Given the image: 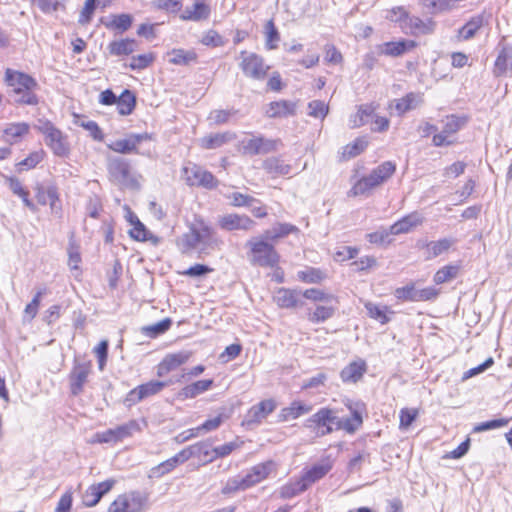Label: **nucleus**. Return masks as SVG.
I'll use <instances>...</instances> for the list:
<instances>
[{
    "mask_svg": "<svg viewBox=\"0 0 512 512\" xmlns=\"http://www.w3.org/2000/svg\"><path fill=\"white\" fill-rule=\"evenodd\" d=\"M378 106L374 103L362 104L355 114L350 117L352 128H359L367 124L375 117Z\"/></svg>",
    "mask_w": 512,
    "mask_h": 512,
    "instance_id": "obj_42",
    "label": "nucleus"
},
{
    "mask_svg": "<svg viewBox=\"0 0 512 512\" xmlns=\"http://www.w3.org/2000/svg\"><path fill=\"white\" fill-rule=\"evenodd\" d=\"M92 372L91 361L74 362L68 375L69 389L73 396L83 393L85 385L88 383Z\"/></svg>",
    "mask_w": 512,
    "mask_h": 512,
    "instance_id": "obj_13",
    "label": "nucleus"
},
{
    "mask_svg": "<svg viewBox=\"0 0 512 512\" xmlns=\"http://www.w3.org/2000/svg\"><path fill=\"white\" fill-rule=\"evenodd\" d=\"M369 146V141L366 136H359L352 142L344 145L338 153L340 162H345L353 159L366 151Z\"/></svg>",
    "mask_w": 512,
    "mask_h": 512,
    "instance_id": "obj_30",
    "label": "nucleus"
},
{
    "mask_svg": "<svg viewBox=\"0 0 512 512\" xmlns=\"http://www.w3.org/2000/svg\"><path fill=\"white\" fill-rule=\"evenodd\" d=\"M306 490L307 489L302 484L301 479L298 478L295 482H288L282 485L279 489V497L281 499H291Z\"/></svg>",
    "mask_w": 512,
    "mask_h": 512,
    "instance_id": "obj_62",
    "label": "nucleus"
},
{
    "mask_svg": "<svg viewBox=\"0 0 512 512\" xmlns=\"http://www.w3.org/2000/svg\"><path fill=\"white\" fill-rule=\"evenodd\" d=\"M453 245L450 238H441L433 241H426L421 244L426 260L434 259L444 253H447Z\"/></svg>",
    "mask_w": 512,
    "mask_h": 512,
    "instance_id": "obj_33",
    "label": "nucleus"
},
{
    "mask_svg": "<svg viewBox=\"0 0 512 512\" xmlns=\"http://www.w3.org/2000/svg\"><path fill=\"white\" fill-rule=\"evenodd\" d=\"M166 386L165 382L152 380L133 388L126 395V402L137 404L143 399L156 395Z\"/></svg>",
    "mask_w": 512,
    "mask_h": 512,
    "instance_id": "obj_22",
    "label": "nucleus"
},
{
    "mask_svg": "<svg viewBox=\"0 0 512 512\" xmlns=\"http://www.w3.org/2000/svg\"><path fill=\"white\" fill-rule=\"evenodd\" d=\"M192 357L191 351L166 354L157 365V376L163 377L185 365Z\"/></svg>",
    "mask_w": 512,
    "mask_h": 512,
    "instance_id": "obj_19",
    "label": "nucleus"
},
{
    "mask_svg": "<svg viewBox=\"0 0 512 512\" xmlns=\"http://www.w3.org/2000/svg\"><path fill=\"white\" fill-rule=\"evenodd\" d=\"M249 257L252 265L274 268L280 264L281 256L267 237H256L248 241Z\"/></svg>",
    "mask_w": 512,
    "mask_h": 512,
    "instance_id": "obj_4",
    "label": "nucleus"
},
{
    "mask_svg": "<svg viewBox=\"0 0 512 512\" xmlns=\"http://www.w3.org/2000/svg\"><path fill=\"white\" fill-rule=\"evenodd\" d=\"M45 293V289L38 290L32 300L25 306L23 311V317L25 320L30 322L37 316L41 305V299Z\"/></svg>",
    "mask_w": 512,
    "mask_h": 512,
    "instance_id": "obj_63",
    "label": "nucleus"
},
{
    "mask_svg": "<svg viewBox=\"0 0 512 512\" xmlns=\"http://www.w3.org/2000/svg\"><path fill=\"white\" fill-rule=\"evenodd\" d=\"M333 466L334 461L330 456H326L320 462L304 468L299 478L305 488L308 489L323 479L333 469Z\"/></svg>",
    "mask_w": 512,
    "mask_h": 512,
    "instance_id": "obj_14",
    "label": "nucleus"
},
{
    "mask_svg": "<svg viewBox=\"0 0 512 512\" xmlns=\"http://www.w3.org/2000/svg\"><path fill=\"white\" fill-rule=\"evenodd\" d=\"M296 112V103L289 100H278L270 102L265 110L269 118H283L294 115Z\"/></svg>",
    "mask_w": 512,
    "mask_h": 512,
    "instance_id": "obj_36",
    "label": "nucleus"
},
{
    "mask_svg": "<svg viewBox=\"0 0 512 512\" xmlns=\"http://www.w3.org/2000/svg\"><path fill=\"white\" fill-rule=\"evenodd\" d=\"M238 66L245 77L256 81L264 80L270 70V65L261 55L247 50L240 52Z\"/></svg>",
    "mask_w": 512,
    "mask_h": 512,
    "instance_id": "obj_7",
    "label": "nucleus"
},
{
    "mask_svg": "<svg viewBox=\"0 0 512 512\" xmlns=\"http://www.w3.org/2000/svg\"><path fill=\"white\" fill-rule=\"evenodd\" d=\"M147 496L140 491H128L117 495L109 504L107 512H143Z\"/></svg>",
    "mask_w": 512,
    "mask_h": 512,
    "instance_id": "obj_9",
    "label": "nucleus"
},
{
    "mask_svg": "<svg viewBox=\"0 0 512 512\" xmlns=\"http://www.w3.org/2000/svg\"><path fill=\"white\" fill-rule=\"evenodd\" d=\"M126 220L132 226L128 231L129 237L137 242H150L157 245L160 241L159 237L151 233L146 226L140 221L138 216L128 208Z\"/></svg>",
    "mask_w": 512,
    "mask_h": 512,
    "instance_id": "obj_18",
    "label": "nucleus"
},
{
    "mask_svg": "<svg viewBox=\"0 0 512 512\" xmlns=\"http://www.w3.org/2000/svg\"><path fill=\"white\" fill-rule=\"evenodd\" d=\"M116 483V479L109 478L89 485L82 495L83 506L87 508L95 507L105 495L113 490Z\"/></svg>",
    "mask_w": 512,
    "mask_h": 512,
    "instance_id": "obj_15",
    "label": "nucleus"
},
{
    "mask_svg": "<svg viewBox=\"0 0 512 512\" xmlns=\"http://www.w3.org/2000/svg\"><path fill=\"white\" fill-rule=\"evenodd\" d=\"M395 298L400 302H417V289L414 282H409L394 291Z\"/></svg>",
    "mask_w": 512,
    "mask_h": 512,
    "instance_id": "obj_64",
    "label": "nucleus"
},
{
    "mask_svg": "<svg viewBox=\"0 0 512 512\" xmlns=\"http://www.w3.org/2000/svg\"><path fill=\"white\" fill-rule=\"evenodd\" d=\"M199 43L208 48H218L224 46L226 40L217 30L208 29L203 32Z\"/></svg>",
    "mask_w": 512,
    "mask_h": 512,
    "instance_id": "obj_60",
    "label": "nucleus"
},
{
    "mask_svg": "<svg viewBox=\"0 0 512 512\" xmlns=\"http://www.w3.org/2000/svg\"><path fill=\"white\" fill-rule=\"evenodd\" d=\"M34 190L37 204L41 206L49 205L51 211L62 209L60 194L56 185L44 186L37 184Z\"/></svg>",
    "mask_w": 512,
    "mask_h": 512,
    "instance_id": "obj_21",
    "label": "nucleus"
},
{
    "mask_svg": "<svg viewBox=\"0 0 512 512\" xmlns=\"http://www.w3.org/2000/svg\"><path fill=\"white\" fill-rule=\"evenodd\" d=\"M312 410V406L301 400L292 401L289 406L284 407L280 410L278 418L280 422H288L296 420Z\"/></svg>",
    "mask_w": 512,
    "mask_h": 512,
    "instance_id": "obj_29",
    "label": "nucleus"
},
{
    "mask_svg": "<svg viewBox=\"0 0 512 512\" xmlns=\"http://www.w3.org/2000/svg\"><path fill=\"white\" fill-rule=\"evenodd\" d=\"M263 167L266 172L273 177L287 175L291 170V166L285 163V161L279 157H271L266 159L263 162Z\"/></svg>",
    "mask_w": 512,
    "mask_h": 512,
    "instance_id": "obj_54",
    "label": "nucleus"
},
{
    "mask_svg": "<svg viewBox=\"0 0 512 512\" xmlns=\"http://www.w3.org/2000/svg\"><path fill=\"white\" fill-rule=\"evenodd\" d=\"M273 302L281 309H295L299 306V293L290 288L281 287L276 290Z\"/></svg>",
    "mask_w": 512,
    "mask_h": 512,
    "instance_id": "obj_34",
    "label": "nucleus"
},
{
    "mask_svg": "<svg viewBox=\"0 0 512 512\" xmlns=\"http://www.w3.org/2000/svg\"><path fill=\"white\" fill-rule=\"evenodd\" d=\"M37 130L44 136L47 147L55 156L68 157L70 154V144L67 135L62 130L49 120L42 121Z\"/></svg>",
    "mask_w": 512,
    "mask_h": 512,
    "instance_id": "obj_5",
    "label": "nucleus"
},
{
    "mask_svg": "<svg viewBox=\"0 0 512 512\" xmlns=\"http://www.w3.org/2000/svg\"><path fill=\"white\" fill-rule=\"evenodd\" d=\"M378 188L375 182L372 180L371 176L364 175L358 178L349 191L347 192V196L350 198L362 197V196H370L372 192Z\"/></svg>",
    "mask_w": 512,
    "mask_h": 512,
    "instance_id": "obj_39",
    "label": "nucleus"
},
{
    "mask_svg": "<svg viewBox=\"0 0 512 512\" xmlns=\"http://www.w3.org/2000/svg\"><path fill=\"white\" fill-rule=\"evenodd\" d=\"M181 176L189 187H201L208 190L218 186L217 178L199 164L189 162L181 168Z\"/></svg>",
    "mask_w": 512,
    "mask_h": 512,
    "instance_id": "obj_8",
    "label": "nucleus"
},
{
    "mask_svg": "<svg viewBox=\"0 0 512 512\" xmlns=\"http://www.w3.org/2000/svg\"><path fill=\"white\" fill-rule=\"evenodd\" d=\"M403 29L412 36L427 35L434 31L435 22L432 19L423 20L419 17H408Z\"/></svg>",
    "mask_w": 512,
    "mask_h": 512,
    "instance_id": "obj_32",
    "label": "nucleus"
},
{
    "mask_svg": "<svg viewBox=\"0 0 512 512\" xmlns=\"http://www.w3.org/2000/svg\"><path fill=\"white\" fill-rule=\"evenodd\" d=\"M302 296L314 304L309 308L305 317L312 325H319L332 319L337 311L338 298L325 289L310 287L302 292Z\"/></svg>",
    "mask_w": 512,
    "mask_h": 512,
    "instance_id": "obj_3",
    "label": "nucleus"
},
{
    "mask_svg": "<svg viewBox=\"0 0 512 512\" xmlns=\"http://www.w3.org/2000/svg\"><path fill=\"white\" fill-rule=\"evenodd\" d=\"M218 224L221 229L227 231L250 230L254 227V220L246 214L230 213L222 216Z\"/></svg>",
    "mask_w": 512,
    "mask_h": 512,
    "instance_id": "obj_24",
    "label": "nucleus"
},
{
    "mask_svg": "<svg viewBox=\"0 0 512 512\" xmlns=\"http://www.w3.org/2000/svg\"><path fill=\"white\" fill-rule=\"evenodd\" d=\"M235 134L229 131L209 134L201 138L200 146L205 150L217 149L235 138Z\"/></svg>",
    "mask_w": 512,
    "mask_h": 512,
    "instance_id": "obj_46",
    "label": "nucleus"
},
{
    "mask_svg": "<svg viewBox=\"0 0 512 512\" xmlns=\"http://www.w3.org/2000/svg\"><path fill=\"white\" fill-rule=\"evenodd\" d=\"M4 83L10 88L18 105L37 106L40 103V97L37 94L39 84L32 75L12 68H6L4 71Z\"/></svg>",
    "mask_w": 512,
    "mask_h": 512,
    "instance_id": "obj_2",
    "label": "nucleus"
},
{
    "mask_svg": "<svg viewBox=\"0 0 512 512\" xmlns=\"http://www.w3.org/2000/svg\"><path fill=\"white\" fill-rule=\"evenodd\" d=\"M365 309L370 318L378 321L382 325L387 324L390 321L389 316L387 315L389 309L387 306L381 307L372 302L365 303Z\"/></svg>",
    "mask_w": 512,
    "mask_h": 512,
    "instance_id": "obj_61",
    "label": "nucleus"
},
{
    "mask_svg": "<svg viewBox=\"0 0 512 512\" xmlns=\"http://www.w3.org/2000/svg\"><path fill=\"white\" fill-rule=\"evenodd\" d=\"M243 441L239 438H236L235 440L225 443L223 445L214 447L211 449V455L208 459L209 462H212L219 458H224L229 456L232 452L239 449L243 445Z\"/></svg>",
    "mask_w": 512,
    "mask_h": 512,
    "instance_id": "obj_57",
    "label": "nucleus"
},
{
    "mask_svg": "<svg viewBox=\"0 0 512 512\" xmlns=\"http://www.w3.org/2000/svg\"><path fill=\"white\" fill-rule=\"evenodd\" d=\"M81 117L82 116L75 114L74 115V124L87 130L89 132L90 136L95 141L102 142L104 140V133H103V130L101 129V127L98 125V123L93 120L80 121Z\"/></svg>",
    "mask_w": 512,
    "mask_h": 512,
    "instance_id": "obj_59",
    "label": "nucleus"
},
{
    "mask_svg": "<svg viewBox=\"0 0 512 512\" xmlns=\"http://www.w3.org/2000/svg\"><path fill=\"white\" fill-rule=\"evenodd\" d=\"M423 132L425 137L432 134V144L435 147L451 146L456 143L455 137L448 134L444 129L438 132V128L431 123H425Z\"/></svg>",
    "mask_w": 512,
    "mask_h": 512,
    "instance_id": "obj_40",
    "label": "nucleus"
},
{
    "mask_svg": "<svg viewBox=\"0 0 512 512\" xmlns=\"http://www.w3.org/2000/svg\"><path fill=\"white\" fill-rule=\"evenodd\" d=\"M421 102V96L417 93L410 92L399 99H395L389 104V109H394L398 116L415 109Z\"/></svg>",
    "mask_w": 512,
    "mask_h": 512,
    "instance_id": "obj_37",
    "label": "nucleus"
},
{
    "mask_svg": "<svg viewBox=\"0 0 512 512\" xmlns=\"http://www.w3.org/2000/svg\"><path fill=\"white\" fill-rule=\"evenodd\" d=\"M133 23V18L130 14L122 13L112 15L110 20L105 24L108 30L115 33L123 34L128 31Z\"/></svg>",
    "mask_w": 512,
    "mask_h": 512,
    "instance_id": "obj_49",
    "label": "nucleus"
},
{
    "mask_svg": "<svg viewBox=\"0 0 512 512\" xmlns=\"http://www.w3.org/2000/svg\"><path fill=\"white\" fill-rule=\"evenodd\" d=\"M345 405L350 411L348 418L339 419L334 409L322 407L307 419L306 427L318 437L329 435L334 430H343L350 435L356 433L363 426L366 405L363 402L353 404L351 401Z\"/></svg>",
    "mask_w": 512,
    "mask_h": 512,
    "instance_id": "obj_1",
    "label": "nucleus"
},
{
    "mask_svg": "<svg viewBox=\"0 0 512 512\" xmlns=\"http://www.w3.org/2000/svg\"><path fill=\"white\" fill-rule=\"evenodd\" d=\"M151 134L145 132L140 134H129L123 139H118L108 144V149L117 154H139L138 146L144 141H150Z\"/></svg>",
    "mask_w": 512,
    "mask_h": 512,
    "instance_id": "obj_17",
    "label": "nucleus"
},
{
    "mask_svg": "<svg viewBox=\"0 0 512 512\" xmlns=\"http://www.w3.org/2000/svg\"><path fill=\"white\" fill-rule=\"evenodd\" d=\"M227 418L223 413L218 414L213 418H209L205 420L200 426L189 429L187 432L189 433L186 439L191 437H196L201 433H207L218 429L224 420Z\"/></svg>",
    "mask_w": 512,
    "mask_h": 512,
    "instance_id": "obj_53",
    "label": "nucleus"
},
{
    "mask_svg": "<svg viewBox=\"0 0 512 512\" xmlns=\"http://www.w3.org/2000/svg\"><path fill=\"white\" fill-rule=\"evenodd\" d=\"M117 111L122 116H127L133 113L136 107V95L129 89H125L116 101Z\"/></svg>",
    "mask_w": 512,
    "mask_h": 512,
    "instance_id": "obj_51",
    "label": "nucleus"
},
{
    "mask_svg": "<svg viewBox=\"0 0 512 512\" xmlns=\"http://www.w3.org/2000/svg\"><path fill=\"white\" fill-rule=\"evenodd\" d=\"M214 386L213 379H201L185 385L181 391L180 396L183 399H193L212 389Z\"/></svg>",
    "mask_w": 512,
    "mask_h": 512,
    "instance_id": "obj_44",
    "label": "nucleus"
},
{
    "mask_svg": "<svg viewBox=\"0 0 512 512\" xmlns=\"http://www.w3.org/2000/svg\"><path fill=\"white\" fill-rule=\"evenodd\" d=\"M192 448L193 447H188V448L182 449L179 453H177L173 457L161 462L155 468L158 475L167 474V473L171 472L172 470H174L178 465L183 464L184 462L189 460L193 455Z\"/></svg>",
    "mask_w": 512,
    "mask_h": 512,
    "instance_id": "obj_38",
    "label": "nucleus"
},
{
    "mask_svg": "<svg viewBox=\"0 0 512 512\" xmlns=\"http://www.w3.org/2000/svg\"><path fill=\"white\" fill-rule=\"evenodd\" d=\"M139 43L135 38L121 37L110 41L107 44L106 51L109 57H114L119 61L129 59L137 50Z\"/></svg>",
    "mask_w": 512,
    "mask_h": 512,
    "instance_id": "obj_16",
    "label": "nucleus"
},
{
    "mask_svg": "<svg viewBox=\"0 0 512 512\" xmlns=\"http://www.w3.org/2000/svg\"><path fill=\"white\" fill-rule=\"evenodd\" d=\"M4 181L10 191L18 196L25 207H27L31 211H36V204L30 199V192L24 186L22 181L16 176H4Z\"/></svg>",
    "mask_w": 512,
    "mask_h": 512,
    "instance_id": "obj_27",
    "label": "nucleus"
},
{
    "mask_svg": "<svg viewBox=\"0 0 512 512\" xmlns=\"http://www.w3.org/2000/svg\"><path fill=\"white\" fill-rule=\"evenodd\" d=\"M211 15L210 0H193L191 6H187L180 14L183 21H204Z\"/></svg>",
    "mask_w": 512,
    "mask_h": 512,
    "instance_id": "obj_23",
    "label": "nucleus"
},
{
    "mask_svg": "<svg viewBox=\"0 0 512 512\" xmlns=\"http://www.w3.org/2000/svg\"><path fill=\"white\" fill-rule=\"evenodd\" d=\"M140 431L139 424L136 420H131L128 423L119 425L115 428L107 429L102 432H97L91 439V444H116L129 438L134 432Z\"/></svg>",
    "mask_w": 512,
    "mask_h": 512,
    "instance_id": "obj_11",
    "label": "nucleus"
},
{
    "mask_svg": "<svg viewBox=\"0 0 512 512\" xmlns=\"http://www.w3.org/2000/svg\"><path fill=\"white\" fill-rule=\"evenodd\" d=\"M110 176L119 182H126L131 179V167L127 160L116 158L108 165Z\"/></svg>",
    "mask_w": 512,
    "mask_h": 512,
    "instance_id": "obj_45",
    "label": "nucleus"
},
{
    "mask_svg": "<svg viewBox=\"0 0 512 512\" xmlns=\"http://www.w3.org/2000/svg\"><path fill=\"white\" fill-rule=\"evenodd\" d=\"M46 155L45 150L42 148L33 150L24 159L15 163V170L18 173L34 170L45 160Z\"/></svg>",
    "mask_w": 512,
    "mask_h": 512,
    "instance_id": "obj_41",
    "label": "nucleus"
},
{
    "mask_svg": "<svg viewBox=\"0 0 512 512\" xmlns=\"http://www.w3.org/2000/svg\"><path fill=\"white\" fill-rule=\"evenodd\" d=\"M367 372V363L363 359L350 362L340 372V378L344 383H357Z\"/></svg>",
    "mask_w": 512,
    "mask_h": 512,
    "instance_id": "obj_31",
    "label": "nucleus"
},
{
    "mask_svg": "<svg viewBox=\"0 0 512 512\" xmlns=\"http://www.w3.org/2000/svg\"><path fill=\"white\" fill-rule=\"evenodd\" d=\"M276 463L273 460L258 463L239 480H233V487L236 490H246L264 480L275 470Z\"/></svg>",
    "mask_w": 512,
    "mask_h": 512,
    "instance_id": "obj_12",
    "label": "nucleus"
},
{
    "mask_svg": "<svg viewBox=\"0 0 512 512\" xmlns=\"http://www.w3.org/2000/svg\"><path fill=\"white\" fill-rule=\"evenodd\" d=\"M277 408V402L273 398L263 399L256 405H253L247 412L248 422L260 424Z\"/></svg>",
    "mask_w": 512,
    "mask_h": 512,
    "instance_id": "obj_25",
    "label": "nucleus"
},
{
    "mask_svg": "<svg viewBox=\"0 0 512 512\" xmlns=\"http://www.w3.org/2000/svg\"><path fill=\"white\" fill-rule=\"evenodd\" d=\"M265 48L276 50L279 47L280 33L273 19L268 20L264 25Z\"/></svg>",
    "mask_w": 512,
    "mask_h": 512,
    "instance_id": "obj_58",
    "label": "nucleus"
},
{
    "mask_svg": "<svg viewBox=\"0 0 512 512\" xmlns=\"http://www.w3.org/2000/svg\"><path fill=\"white\" fill-rule=\"evenodd\" d=\"M298 232L299 229L297 226L290 223L279 222L274 225L271 231H266L264 235L272 243H276L279 240L289 236L290 234H296Z\"/></svg>",
    "mask_w": 512,
    "mask_h": 512,
    "instance_id": "obj_50",
    "label": "nucleus"
},
{
    "mask_svg": "<svg viewBox=\"0 0 512 512\" xmlns=\"http://www.w3.org/2000/svg\"><path fill=\"white\" fill-rule=\"evenodd\" d=\"M168 62L175 66H188L198 61V54L194 49L173 48L167 52Z\"/></svg>",
    "mask_w": 512,
    "mask_h": 512,
    "instance_id": "obj_35",
    "label": "nucleus"
},
{
    "mask_svg": "<svg viewBox=\"0 0 512 512\" xmlns=\"http://www.w3.org/2000/svg\"><path fill=\"white\" fill-rule=\"evenodd\" d=\"M171 326L172 320L171 318L167 317L155 324L143 326L140 331L144 336L150 339H155L158 336L166 333L171 328Z\"/></svg>",
    "mask_w": 512,
    "mask_h": 512,
    "instance_id": "obj_56",
    "label": "nucleus"
},
{
    "mask_svg": "<svg viewBox=\"0 0 512 512\" xmlns=\"http://www.w3.org/2000/svg\"><path fill=\"white\" fill-rule=\"evenodd\" d=\"M397 165L393 161H384L371 170L369 175L375 184L380 187L386 183L396 172Z\"/></svg>",
    "mask_w": 512,
    "mask_h": 512,
    "instance_id": "obj_43",
    "label": "nucleus"
},
{
    "mask_svg": "<svg viewBox=\"0 0 512 512\" xmlns=\"http://www.w3.org/2000/svg\"><path fill=\"white\" fill-rule=\"evenodd\" d=\"M280 145V139L266 138L263 135L251 134L249 138L240 141L238 151L244 156H256L259 154L272 153L276 151Z\"/></svg>",
    "mask_w": 512,
    "mask_h": 512,
    "instance_id": "obj_10",
    "label": "nucleus"
},
{
    "mask_svg": "<svg viewBox=\"0 0 512 512\" xmlns=\"http://www.w3.org/2000/svg\"><path fill=\"white\" fill-rule=\"evenodd\" d=\"M297 279L304 284L318 285L327 279V274L321 268L306 266L297 272Z\"/></svg>",
    "mask_w": 512,
    "mask_h": 512,
    "instance_id": "obj_47",
    "label": "nucleus"
},
{
    "mask_svg": "<svg viewBox=\"0 0 512 512\" xmlns=\"http://www.w3.org/2000/svg\"><path fill=\"white\" fill-rule=\"evenodd\" d=\"M213 234V228L200 219L176 240V246L182 254H188L201 242L212 238Z\"/></svg>",
    "mask_w": 512,
    "mask_h": 512,
    "instance_id": "obj_6",
    "label": "nucleus"
},
{
    "mask_svg": "<svg viewBox=\"0 0 512 512\" xmlns=\"http://www.w3.org/2000/svg\"><path fill=\"white\" fill-rule=\"evenodd\" d=\"M423 221L424 219L421 214L416 211L411 212L393 223L390 226V233L392 235L409 233L416 229L418 226L422 225Z\"/></svg>",
    "mask_w": 512,
    "mask_h": 512,
    "instance_id": "obj_26",
    "label": "nucleus"
},
{
    "mask_svg": "<svg viewBox=\"0 0 512 512\" xmlns=\"http://www.w3.org/2000/svg\"><path fill=\"white\" fill-rule=\"evenodd\" d=\"M156 60V55L152 51H148L138 55H132L125 67L132 71H141L149 68Z\"/></svg>",
    "mask_w": 512,
    "mask_h": 512,
    "instance_id": "obj_52",
    "label": "nucleus"
},
{
    "mask_svg": "<svg viewBox=\"0 0 512 512\" xmlns=\"http://www.w3.org/2000/svg\"><path fill=\"white\" fill-rule=\"evenodd\" d=\"M31 132V125L25 121L7 123L1 132V138L10 145L18 144L26 139Z\"/></svg>",
    "mask_w": 512,
    "mask_h": 512,
    "instance_id": "obj_20",
    "label": "nucleus"
},
{
    "mask_svg": "<svg viewBox=\"0 0 512 512\" xmlns=\"http://www.w3.org/2000/svg\"><path fill=\"white\" fill-rule=\"evenodd\" d=\"M418 46L415 40L400 39L397 41H389L381 46V53L389 57H399L405 53L414 50Z\"/></svg>",
    "mask_w": 512,
    "mask_h": 512,
    "instance_id": "obj_28",
    "label": "nucleus"
},
{
    "mask_svg": "<svg viewBox=\"0 0 512 512\" xmlns=\"http://www.w3.org/2000/svg\"><path fill=\"white\" fill-rule=\"evenodd\" d=\"M484 24V18L482 15L472 17L466 22L458 31V37L461 40H469L473 38L476 33L481 29Z\"/></svg>",
    "mask_w": 512,
    "mask_h": 512,
    "instance_id": "obj_55",
    "label": "nucleus"
},
{
    "mask_svg": "<svg viewBox=\"0 0 512 512\" xmlns=\"http://www.w3.org/2000/svg\"><path fill=\"white\" fill-rule=\"evenodd\" d=\"M461 264H446L439 269L433 275V282L436 285H441L447 282H450L458 277L461 272Z\"/></svg>",
    "mask_w": 512,
    "mask_h": 512,
    "instance_id": "obj_48",
    "label": "nucleus"
}]
</instances>
